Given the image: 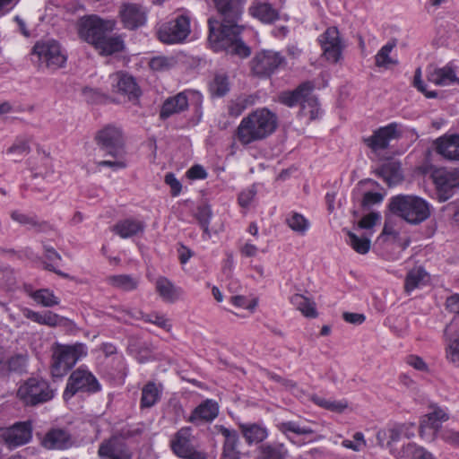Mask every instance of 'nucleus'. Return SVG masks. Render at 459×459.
Segmentation results:
<instances>
[{"instance_id": "f257e3e1", "label": "nucleus", "mask_w": 459, "mask_h": 459, "mask_svg": "<svg viewBox=\"0 0 459 459\" xmlns=\"http://www.w3.org/2000/svg\"><path fill=\"white\" fill-rule=\"evenodd\" d=\"M221 18L208 20V41L215 52L224 51L231 56L247 58L251 49L241 39L243 26L238 25L243 13L242 0H212Z\"/></svg>"}, {"instance_id": "f03ea898", "label": "nucleus", "mask_w": 459, "mask_h": 459, "mask_svg": "<svg viewBox=\"0 0 459 459\" xmlns=\"http://www.w3.org/2000/svg\"><path fill=\"white\" fill-rule=\"evenodd\" d=\"M278 126L275 113L266 108H258L245 117L238 125L236 136L240 143L247 145L273 134Z\"/></svg>"}, {"instance_id": "7ed1b4c3", "label": "nucleus", "mask_w": 459, "mask_h": 459, "mask_svg": "<svg viewBox=\"0 0 459 459\" xmlns=\"http://www.w3.org/2000/svg\"><path fill=\"white\" fill-rule=\"evenodd\" d=\"M94 141L99 149L106 156L115 160H101L97 162L98 167H110L113 169H124L126 161L121 159L126 155V139L121 127L107 125L95 134Z\"/></svg>"}, {"instance_id": "20e7f679", "label": "nucleus", "mask_w": 459, "mask_h": 459, "mask_svg": "<svg viewBox=\"0 0 459 459\" xmlns=\"http://www.w3.org/2000/svg\"><path fill=\"white\" fill-rule=\"evenodd\" d=\"M314 89L315 83L311 81H306L292 91L280 92L278 100L289 108L299 105V115L300 117L308 115L309 120L312 121L317 118L319 112L318 100L313 94Z\"/></svg>"}, {"instance_id": "39448f33", "label": "nucleus", "mask_w": 459, "mask_h": 459, "mask_svg": "<svg viewBox=\"0 0 459 459\" xmlns=\"http://www.w3.org/2000/svg\"><path fill=\"white\" fill-rule=\"evenodd\" d=\"M389 210L408 223L418 225L428 220L430 216V205L417 195H399L391 198Z\"/></svg>"}, {"instance_id": "423d86ee", "label": "nucleus", "mask_w": 459, "mask_h": 459, "mask_svg": "<svg viewBox=\"0 0 459 459\" xmlns=\"http://www.w3.org/2000/svg\"><path fill=\"white\" fill-rule=\"evenodd\" d=\"M86 355L85 345L80 342L73 345L56 343L53 347L51 374L62 377L68 373L79 359Z\"/></svg>"}, {"instance_id": "0eeeda50", "label": "nucleus", "mask_w": 459, "mask_h": 459, "mask_svg": "<svg viewBox=\"0 0 459 459\" xmlns=\"http://www.w3.org/2000/svg\"><path fill=\"white\" fill-rule=\"evenodd\" d=\"M18 396L26 404L35 406L54 397V391L43 379L30 378L18 390Z\"/></svg>"}, {"instance_id": "6e6552de", "label": "nucleus", "mask_w": 459, "mask_h": 459, "mask_svg": "<svg viewBox=\"0 0 459 459\" xmlns=\"http://www.w3.org/2000/svg\"><path fill=\"white\" fill-rule=\"evenodd\" d=\"M113 30L110 21H104L96 15L83 17L79 24V35L95 48L108 31Z\"/></svg>"}, {"instance_id": "1a4fd4ad", "label": "nucleus", "mask_w": 459, "mask_h": 459, "mask_svg": "<svg viewBox=\"0 0 459 459\" xmlns=\"http://www.w3.org/2000/svg\"><path fill=\"white\" fill-rule=\"evenodd\" d=\"M435 184L437 198L446 202L453 196L455 190L459 187V170H448L438 168L432 170L430 175Z\"/></svg>"}, {"instance_id": "9d476101", "label": "nucleus", "mask_w": 459, "mask_h": 459, "mask_svg": "<svg viewBox=\"0 0 459 459\" xmlns=\"http://www.w3.org/2000/svg\"><path fill=\"white\" fill-rule=\"evenodd\" d=\"M190 33V20L178 15L175 20L164 23L158 31L160 41L167 44L182 42Z\"/></svg>"}, {"instance_id": "9b49d317", "label": "nucleus", "mask_w": 459, "mask_h": 459, "mask_svg": "<svg viewBox=\"0 0 459 459\" xmlns=\"http://www.w3.org/2000/svg\"><path fill=\"white\" fill-rule=\"evenodd\" d=\"M32 53L41 62L46 63L47 67L53 70L63 67L66 62V56L62 52L59 43L55 40L36 43Z\"/></svg>"}, {"instance_id": "f8f14e48", "label": "nucleus", "mask_w": 459, "mask_h": 459, "mask_svg": "<svg viewBox=\"0 0 459 459\" xmlns=\"http://www.w3.org/2000/svg\"><path fill=\"white\" fill-rule=\"evenodd\" d=\"M99 389L95 377L87 370L78 368L70 375L63 396L65 400H69L79 391L96 392Z\"/></svg>"}, {"instance_id": "ddd939ff", "label": "nucleus", "mask_w": 459, "mask_h": 459, "mask_svg": "<svg viewBox=\"0 0 459 459\" xmlns=\"http://www.w3.org/2000/svg\"><path fill=\"white\" fill-rule=\"evenodd\" d=\"M284 62L278 52L264 50L256 53L250 62L253 74L258 77H269Z\"/></svg>"}, {"instance_id": "4468645a", "label": "nucleus", "mask_w": 459, "mask_h": 459, "mask_svg": "<svg viewBox=\"0 0 459 459\" xmlns=\"http://www.w3.org/2000/svg\"><path fill=\"white\" fill-rule=\"evenodd\" d=\"M191 429H180L171 441V449L183 459H207L205 453L196 450L191 443Z\"/></svg>"}, {"instance_id": "2eb2a0df", "label": "nucleus", "mask_w": 459, "mask_h": 459, "mask_svg": "<svg viewBox=\"0 0 459 459\" xmlns=\"http://www.w3.org/2000/svg\"><path fill=\"white\" fill-rule=\"evenodd\" d=\"M324 56L333 64L342 58L344 45L336 27L328 28L319 38Z\"/></svg>"}, {"instance_id": "dca6fc26", "label": "nucleus", "mask_w": 459, "mask_h": 459, "mask_svg": "<svg viewBox=\"0 0 459 459\" xmlns=\"http://www.w3.org/2000/svg\"><path fill=\"white\" fill-rule=\"evenodd\" d=\"M119 16L125 28L136 30L146 22V12L142 5L133 3L122 4L119 8Z\"/></svg>"}, {"instance_id": "f3484780", "label": "nucleus", "mask_w": 459, "mask_h": 459, "mask_svg": "<svg viewBox=\"0 0 459 459\" xmlns=\"http://www.w3.org/2000/svg\"><path fill=\"white\" fill-rule=\"evenodd\" d=\"M75 441L69 431L65 429L52 428L41 439V446L48 450H65L71 448Z\"/></svg>"}, {"instance_id": "a211bd4d", "label": "nucleus", "mask_w": 459, "mask_h": 459, "mask_svg": "<svg viewBox=\"0 0 459 459\" xmlns=\"http://www.w3.org/2000/svg\"><path fill=\"white\" fill-rule=\"evenodd\" d=\"M397 131V125L392 123L386 126H383L374 131L373 134L369 137L364 138L363 142L373 152L386 149L389 146L391 140L399 137Z\"/></svg>"}, {"instance_id": "6ab92c4d", "label": "nucleus", "mask_w": 459, "mask_h": 459, "mask_svg": "<svg viewBox=\"0 0 459 459\" xmlns=\"http://www.w3.org/2000/svg\"><path fill=\"white\" fill-rule=\"evenodd\" d=\"M23 316L35 323L39 325H48L49 327L64 326L70 327L73 322L62 316H59L50 310L44 311L43 313L36 312L29 308L23 310Z\"/></svg>"}, {"instance_id": "aec40b11", "label": "nucleus", "mask_w": 459, "mask_h": 459, "mask_svg": "<svg viewBox=\"0 0 459 459\" xmlns=\"http://www.w3.org/2000/svg\"><path fill=\"white\" fill-rule=\"evenodd\" d=\"M436 152L446 160L459 161V134H445L435 141Z\"/></svg>"}, {"instance_id": "412c9836", "label": "nucleus", "mask_w": 459, "mask_h": 459, "mask_svg": "<svg viewBox=\"0 0 459 459\" xmlns=\"http://www.w3.org/2000/svg\"><path fill=\"white\" fill-rule=\"evenodd\" d=\"M31 432L30 423L18 422L6 430L4 440L9 446L17 447L30 440Z\"/></svg>"}, {"instance_id": "4be33fe9", "label": "nucleus", "mask_w": 459, "mask_h": 459, "mask_svg": "<svg viewBox=\"0 0 459 459\" xmlns=\"http://www.w3.org/2000/svg\"><path fill=\"white\" fill-rule=\"evenodd\" d=\"M252 17L265 24H272L280 19V13L271 4L255 0L249 7Z\"/></svg>"}, {"instance_id": "5701e85b", "label": "nucleus", "mask_w": 459, "mask_h": 459, "mask_svg": "<svg viewBox=\"0 0 459 459\" xmlns=\"http://www.w3.org/2000/svg\"><path fill=\"white\" fill-rule=\"evenodd\" d=\"M116 80L115 91L126 96L131 101L138 100L141 96V90L133 76L118 73L116 75Z\"/></svg>"}, {"instance_id": "b1692460", "label": "nucleus", "mask_w": 459, "mask_h": 459, "mask_svg": "<svg viewBox=\"0 0 459 459\" xmlns=\"http://www.w3.org/2000/svg\"><path fill=\"white\" fill-rule=\"evenodd\" d=\"M188 99L185 92H179L168 98L162 104L160 111V118L166 120L175 114L184 112L188 108Z\"/></svg>"}, {"instance_id": "393cba45", "label": "nucleus", "mask_w": 459, "mask_h": 459, "mask_svg": "<svg viewBox=\"0 0 459 459\" xmlns=\"http://www.w3.org/2000/svg\"><path fill=\"white\" fill-rule=\"evenodd\" d=\"M98 455L108 459H132V452L124 444H117L115 440L109 439L100 445Z\"/></svg>"}, {"instance_id": "a878e982", "label": "nucleus", "mask_w": 459, "mask_h": 459, "mask_svg": "<svg viewBox=\"0 0 459 459\" xmlns=\"http://www.w3.org/2000/svg\"><path fill=\"white\" fill-rule=\"evenodd\" d=\"M218 414V403L213 400L207 399L193 411L188 421L192 423H196L197 421H212Z\"/></svg>"}, {"instance_id": "bb28decb", "label": "nucleus", "mask_w": 459, "mask_h": 459, "mask_svg": "<svg viewBox=\"0 0 459 459\" xmlns=\"http://www.w3.org/2000/svg\"><path fill=\"white\" fill-rule=\"evenodd\" d=\"M375 173L377 177L383 178L389 186L397 185L403 179L401 164L394 160L384 163Z\"/></svg>"}, {"instance_id": "cd10ccee", "label": "nucleus", "mask_w": 459, "mask_h": 459, "mask_svg": "<svg viewBox=\"0 0 459 459\" xmlns=\"http://www.w3.org/2000/svg\"><path fill=\"white\" fill-rule=\"evenodd\" d=\"M220 433L224 437L222 455L228 459H238V435L236 430L229 429L224 426H218Z\"/></svg>"}, {"instance_id": "c85d7f7f", "label": "nucleus", "mask_w": 459, "mask_h": 459, "mask_svg": "<svg viewBox=\"0 0 459 459\" xmlns=\"http://www.w3.org/2000/svg\"><path fill=\"white\" fill-rule=\"evenodd\" d=\"M239 429L248 445L259 444L268 436L267 429L258 423H241Z\"/></svg>"}, {"instance_id": "c756f323", "label": "nucleus", "mask_w": 459, "mask_h": 459, "mask_svg": "<svg viewBox=\"0 0 459 459\" xmlns=\"http://www.w3.org/2000/svg\"><path fill=\"white\" fill-rule=\"evenodd\" d=\"M144 223L143 221L126 219L117 221L113 226V232L117 234L122 238H131L144 230Z\"/></svg>"}, {"instance_id": "7c9ffc66", "label": "nucleus", "mask_w": 459, "mask_h": 459, "mask_svg": "<svg viewBox=\"0 0 459 459\" xmlns=\"http://www.w3.org/2000/svg\"><path fill=\"white\" fill-rule=\"evenodd\" d=\"M155 285L157 292L165 301L174 302L178 299L181 295V290L177 288L166 277H159Z\"/></svg>"}, {"instance_id": "2f4dec72", "label": "nucleus", "mask_w": 459, "mask_h": 459, "mask_svg": "<svg viewBox=\"0 0 459 459\" xmlns=\"http://www.w3.org/2000/svg\"><path fill=\"white\" fill-rule=\"evenodd\" d=\"M448 327L444 329V337L446 342V358L451 363L459 366V331L450 335L448 334Z\"/></svg>"}, {"instance_id": "473e14b6", "label": "nucleus", "mask_w": 459, "mask_h": 459, "mask_svg": "<svg viewBox=\"0 0 459 459\" xmlns=\"http://www.w3.org/2000/svg\"><path fill=\"white\" fill-rule=\"evenodd\" d=\"M11 218L22 225H30L37 232H42L46 230H52L53 226L48 221H39L37 216H29L27 214L13 211L11 213Z\"/></svg>"}, {"instance_id": "72a5a7b5", "label": "nucleus", "mask_w": 459, "mask_h": 459, "mask_svg": "<svg viewBox=\"0 0 459 459\" xmlns=\"http://www.w3.org/2000/svg\"><path fill=\"white\" fill-rule=\"evenodd\" d=\"M290 302L306 317L316 318L318 316L316 303L301 294H294L290 298Z\"/></svg>"}, {"instance_id": "f704fd0d", "label": "nucleus", "mask_w": 459, "mask_h": 459, "mask_svg": "<svg viewBox=\"0 0 459 459\" xmlns=\"http://www.w3.org/2000/svg\"><path fill=\"white\" fill-rule=\"evenodd\" d=\"M96 49L102 55H112L124 49V40L120 36L107 37L105 34Z\"/></svg>"}, {"instance_id": "c9c22d12", "label": "nucleus", "mask_w": 459, "mask_h": 459, "mask_svg": "<svg viewBox=\"0 0 459 459\" xmlns=\"http://www.w3.org/2000/svg\"><path fill=\"white\" fill-rule=\"evenodd\" d=\"M429 81L437 85L449 84L454 82L459 81L456 77L454 69L451 66H445L443 68H437L429 74Z\"/></svg>"}, {"instance_id": "e433bc0d", "label": "nucleus", "mask_w": 459, "mask_h": 459, "mask_svg": "<svg viewBox=\"0 0 459 459\" xmlns=\"http://www.w3.org/2000/svg\"><path fill=\"white\" fill-rule=\"evenodd\" d=\"M396 39H393L386 45L383 46L375 56L376 65L387 69L391 65H396L397 60L390 57V52L395 48Z\"/></svg>"}, {"instance_id": "4c0bfd02", "label": "nucleus", "mask_w": 459, "mask_h": 459, "mask_svg": "<svg viewBox=\"0 0 459 459\" xmlns=\"http://www.w3.org/2000/svg\"><path fill=\"white\" fill-rule=\"evenodd\" d=\"M427 276V273L422 267L414 268L407 273L404 282V290L406 293H411L416 288H418L424 278Z\"/></svg>"}, {"instance_id": "58836bf2", "label": "nucleus", "mask_w": 459, "mask_h": 459, "mask_svg": "<svg viewBox=\"0 0 459 459\" xmlns=\"http://www.w3.org/2000/svg\"><path fill=\"white\" fill-rule=\"evenodd\" d=\"M108 282L113 287L123 290H133L137 288L138 281L127 274L112 275L108 278Z\"/></svg>"}, {"instance_id": "ea45409f", "label": "nucleus", "mask_w": 459, "mask_h": 459, "mask_svg": "<svg viewBox=\"0 0 459 459\" xmlns=\"http://www.w3.org/2000/svg\"><path fill=\"white\" fill-rule=\"evenodd\" d=\"M211 94L214 97H223L230 91L229 78L226 74H216L210 83Z\"/></svg>"}, {"instance_id": "a19ab883", "label": "nucleus", "mask_w": 459, "mask_h": 459, "mask_svg": "<svg viewBox=\"0 0 459 459\" xmlns=\"http://www.w3.org/2000/svg\"><path fill=\"white\" fill-rule=\"evenodd\" d=\"M159 399V391L153 382L146 384L142 390L141 407L150 408L153 406Z\"/></svg>"}, {"instance_id": "79ce46f5", "label": "nucleus", "mask_w": 459, "mask_h": 459, "mask_svg": "<svg viewBox=\"0 0 459 459\" xmlns=\"http://www.w3.org/2000/svg\"><path fill=\"white\" fill-rule=\"evenodd\" d=\"M349 244L359 254H367L371 246L370 239L368 237H359L354 232L347 230Z\"/></svg>"}, {"instance_id": "37998d69", "label": "nucleus", "mask_w": 459, "mask_h": 459, "mask_svg": "<svg viewBox=\"0 0 459 459\" xmlns=\"http://www.w3.org/2000/svg\"><path fill=\"white\" fill-rule=\"evenodd\" d=\"M34 300L43 307H50L59 304V299L48 289H41L32 294Z\"/></svg>"}, {"instance_id": "c03bdc74", "label": "nucleus", "mask_w": 459, "mask_h": 459, "mask_svg": "<svg viewBox=\"0 0 459 459\" xmlns=\"http://www.w3.org/2000/svg\"><path fill=\"white\" fill-rule=\"evenodd\" d=\"M251 104L249 97L239 96L230 101L228 106L229 115L237 117Z\"/></svg>"}, {"instance_id": "a18cd8bd", "label": "nucleus", "mask_w": 459, "mask_h": 459, "mask_svg": "<svg viewBox=\"0 0 459 459\" xmlns=\"http://www.w3.org/2000/svg\"><path fill=\"white\" fill-rule=\"evenodd\" d=\"M212 215V212L208 204L199 205L195 215L200 226L203 228L204 232L207 235H210L209 223Z\"/></svg>"}, {"instance_id": "49530a36", "label": "nucleus", "mask_w": 459, "mask_h": 459, "mask_svg": "<svg viewBox=\"0 0 459 459\" xmlns=\"http://www.w3.org/2000/svg\"><path fill=\"white\" fill-rule=\"evenodd\" d=\"M30 152V147L26 141L15 142L7 149V153L12 156L14 161L21 160Z\"/></svg>"}, {"instance_id": "de8ad7c7", "label": "nucleus", "mask_w": 459, "mask_h": 459, "mask_svg": "<svg viewBox=\"0 0 459 459\" xmlns=\"http://www.w3.org/2000/svg\"><path fill=\"white\" fill-rule=\"evenodd\" d=\"M420 448V446H418L416 444L408 443L406 446H403L401 448L396 447L394 452L392 451L391 454L396 459H414Z\"/></svg>"}, {"instance_id": "09e8293b", "label": "nucleus", "mask_w": 459, "mask_h": 459, "mask_svg": "<svg viewBox=\"0 0 459 459\" xmlns=\"http://www.w3.org/2000/svg\"><path fill=\"white\" fill-rule=\"evenodd\" d=\"M289 227L300 234H303L308 228V221L303 215L294 212L290 218L286 219Z\"/></svg>"}, {"instance_id": "8fccbe9b", "label": "nucleus", "mask_w": 459, "mask_h": 459, "mask_svg": "<svg viewBox=\"0 0 459 459\" xmlns=\"http://www.w3.org/2000/svg\"><path fill=\"white\" fill-rule=\"evenodd\" d=\"M141 318L145 322L152 323L167 332H170L172 328V325L169 323V320L165 317L163 315H160L157 313L153 314H143L141 313Z\"/></svg>"}, {"instance_id": "3c124183", "label": "nucleus", "mask_w": 459, "mask_h": 459, "mask_svg": "<svg viewBox=\"0 0 459 459\" xmlns=\"http://www.w3.org/2000/svg\"><path fill=\"white\" fill-rule=\"evenodd\" d=\"M260 450L264 459H284L286 455V451L282 445H264L260 447Z\"/></svg>"}, {"instance_id": "603ef678", "label": "nucleus", "mask_w": 459, "mask_h": 459, "mask_svg": "<svg viewBox=\"0 0 459 459\" xmlns=\"http://www.w3.org/2000/svg\"><path fill=\"white\" fill-rule=\"evenodd\" d=\"M278 429L283 434H287V432H293L298 435H307L314 433V430L312 429L307 427H300L298 423L294 421L281 422L278 425Z\"/></svg>"}, {"instance_id": "864d4df0", "label": "nucleus", "mask_w": 459, "mask_h": 459, "mask_svg": "<svg viewBox=\"0 0 459 459\" xmlns=\"http://www.w3.org/2000/svg\"><path fill=\"white\" fill-rule=\"evenodd\" d=\"M312 400L316 404L331 411L342 412L347 408L346 403L329 401L318 396L313 397Z\"/></svg>"}, {"instance_id": "5fc2aeb1", "label": "nucleus", "mask_w": 459, "mask_h": 459, "mask_svg": "<svg viewBox=\"0 0 459 459\" xmlns=\"http://www.w3.org/2000/svg\"><path fill=\"white\" fill-rule=\"evenodd\" d=\"M27 357L22 354H17L11 357L7 361L8 369L13 372H22L26 368Z\"/></svg>"}, {"instance_id": "6e6d98bb", "label": "nucleus", "mask_w": 459, "mask_h": 459, "mask_svg": "<svg viewBox=\"0 0 459 459\" xmlns=\"http://www.w3.org/2000/svg\"><path fill=\"white\" fill-rule=\"evenodd\" d=\"M420 428L421 436L426 429H432L433 434L437 435L441 428V422L428 413L425 419L421 420Z\"/></svg>"}, {"instance_id": "4d7b16f0", "label": "nucleus", "mask_w": 459, "mask_h": 459, "mask_svg": "<svg viewBox=\"0 0 459 459\" xmlns=\"http://www.w3.org/2000/svg\"><path fill=\"white\" fill-rule=\"evenodd\" d=\"M403 426H398L394 429H388V440L386 441V447L389 448L390 453L394 452L396 443L400 440Z\"/></svg>"}, {"instance_id": "13d9d810", "label": "nucleus", "mask_w": 459, "mask_h": 459, "mask_svg": "<svg viewBox=\"0 0 459 459\" xmlns=\"http://www.w3.org/2000/svg\"><path fill=\"white\" fill-rule=\"evenodd\" d=\"M379 220H380L379 213L371 212L370 213H368L361 218V220L358 222L357 228L370 230L377 224V222Z\"/></svg>"}, {"instance_id": "bf43d9fd", "label": "nucleus", "mask_w": 459, "mask_h": 459, "mask_svg": "<svg viewBox=\"0 0 459 459\" xmlns=\"http://www.w3.org/2000/svg\"><path fill=\"white\" fill-rule=\"evenodd\" d=\"M384 195L377 192H366L363 195L361 206L368 208L373 204H379L383 201Z\"/></svg>"}, {"instance_id": "052dcab7", "label": "nucleus", "mask_w": 459, "mask_h": 459, "mask_svg": "<svg viewBox=\"0 0 459 459\" xmlns=\"http://www.w3.org/2000/svg\"><path fill=\"white\" fill-rule=\"evenodd\" d=\"M164 181L168 186H169L172 196H178L180 194L182 190V185L173 173H167L165 175Z\"/></svg>"}, {"instance_id": "680f3d73", "label": "nucleus", "mask_w": 459, "mask_h": 459, "mask_svg": "<svg viewBox=\"0 0 459 459\" xmlns=\"http://www.w3.org/2000/svg\"><path fill=\"white\" fill-rule=\"evenodd\" d=\"M406 362L417 370H420L422 372H429V367L426 364V362L423 360L422 358H420L417 355L408 356L406 359Z\"/></svg>"}, {"instance_id": "e2e57ef3", "label": "nucleus", "mask_w": 459, "mask_h": 459, "mask_svg": "<svg viewBox=\"0 0 459 459\" xmlns=\"http://www.w3.org/2000/svg\"><path fill=\"white\" fill-rule=\"evenodd\" d=\"M150 67L153 71H163L169 67V60L165 56H156L151 59Z\"/></svg>"}, {"instance_id": "0e129e2a", "label": "nucleus", "mask_w": 459, "mask_h": 459, "mask_svg": "<svg viewBox=\"0 0 459 459\" xmlns=\"http://www.w3.org/2000/svg\"><path fill=\"white\" fill-rule=\"evenodd\" d=\"M186 176L190 179H204L207 173L203 166L196 164L187 170Z\"/></svg>"}, {"instance_id": "69168bd1", "label": "nucleus", "mask_w": 459, "mask_h": 459, "mask_svg": "<svg viewBox=\"0 0 459 459\" xmlns=\"http://www.w3.org/2000/svg\"><path fill=\"white\" fill-rule=\"evenodd\" d=\"M267 376L269 377L270 379H272L277 383H280L286 389L291 390V389H294L297 387V383L295 381L284 378L275 373L268 372Z\"/></svg>"}, {"instance_id": "338daca9", "label": "nucleus", "mask_w": 459, "mask_h": 459, "mask_svg": "<svg viewBox=\"0 0 459 459\" xmlns=\"http://www.w3.org/2000/svg\"><path fill=\"white\" fill-rule=\"evenodd\" d=\"M440 437L444 441L451 445L459 446V432L451 429H446L441 431Z\"/></svg>"}, {"instance_id": "774afa93", "label": "nucleus", "mask_w": 459, "mask_h": 459, "mask_svg": "<svg viewBox=\"0 0 459 459\" xmlns=\"http://www.w3.org/2000/svg\"><path fill=\"white\" fill-rule=\"evenodd\" d=\"M446 305L450 312L459 314V294H454L447 298Z\"/></svg>"}]
</instances>
